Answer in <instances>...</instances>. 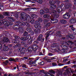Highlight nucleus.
I'll list each match as a JSON object with an SVG mask.
<instances>
[{
	"instance_id": "f257e3e1",
	"label": "nucleus",
	"mask_w": 76,
	"mask_h": 76,
	"mask_svg": "<svg viewBox=\"0 0 76 76\" xmlns=\"http://www.w3.org/2000/svg\"><path fill=\"white\" fill-rule=\"evenodd\" d=\"M49 2V3L50 4V9L52 12L53 13H56V11L54 10V9H56V5H54V4L56 3V2L55 1H53V0H50Z\"/></svg>"
},
{
	"instance_id": "f03ea898",
	"label": "nucleus",
	"mask_w": 76,
	"mask_h": 76,
	"mask_svg": "<svg viewBox=\"0 0 76 76\" xmlns=\"http://www.w3.org/2000/svg\"><path fill=\"white\" fill-rule=\"evenodd\" d=\"M21 17H20V19L22 20H24V21L27 20L28 19V21H29L31 20V17L29 15H27L26 13L23 12L21 14Z\"/></svg>"
},
{
	"instance_id": "7ed1b4c3",
	"label": "nucleus",
	"mask_w": 76,
	"mask_h": 76,
	"mask_svg": "<svg viewBox=\"0 0 76 76\" xmlns=\"http://www.w3.org/2000/svg\"><path fill=\"white\" fill-rule=\"evenodd\" d=\"M34 25V26L36 28H38L39 29H35L34 30V32L35 34H37L38 33V32H40L41 31V30L39 29H41V26L40 25V23L39 22L37 21H36L35 22V24Z\"/></svg>"
},
{
	"instance_id": "20e7f679",
	"label": "nucleus",
	"mask_w": 76,
	"mask_h": 76,
	"mask_svg": "<svg viewBox=\"0 0 76 76\" xmlns=\"http://www.w3.org/2000/svg\"><path fill=\"white\" fill-rule=\"evenodd\" d=\"M34 21H35V20L34 19H32V20H31L30 21V20H29V21H28V18H27V20L25 21V25H26V24L28 26H29V24L28 23H30V22H31V24H33V23H34Z\"/></svg>"
},
{
	"instance_id": "39448f33",
	"label": "nucleus",
	"mask_w": 76,
	"mask_h": 76,
	"mask_svg": "<svg viewBox=\"0 0 76 76\" xmlns=\"http://www.w3.org/2000/svg\"><path fill=\"white\" fill-rule=\"evenodd\" d=\"M70 17V16L69 13H66V14L63 15V18L64 19H69Z\"/></svg>"
},
{
	"instance_id": "423d86ee",
	"label": "nucleus",
	"mask_w": 76,
	"mask_h": 76,
	"mask_svg": "<svg viewBox=\"0 0 76 76\" xmlns=\"http://www.w3.org/2000/svg\"><path fill=\"white\" fill-rule=\"evenodd\" d=\"M42 35H40L37 37V41L43 42L44 41V39L42 38Z\"/></svg>"
},
{
	"instance_id": "0eeeda50",
	"label": "nucleus",
	"mask_w": 76,
	"mask_h": 76,
	"mask_svg": "<svg viewBox=\"0 0 76 76\" xmlns=\"http://www.w3.org/2000/svg\"><path fill=\"white\" fill-rule=\"evenodd\" d=\"M38 47L37 46L36 47H34V48H30L29 47L28 49V50L30 51H32V50H34V51H36L38 49Z\"/></svg>"
},
{
	"instance_id": "6e6552de",
	"label": "nucleus",
	"mask_w": 76,
	"mask_h": 76,
	"mask_svg": "<svg viewBox=\"0 0 76 76\" xmlns=\"http://www.w3.org/2000/svg\"><path fill=\"white\" fill-rule=\"evenodd\" d=\"M70 22L71 23H75L76 22V19L73 18L70 20Z\"/></svg>"
},
{
	"instance_id": "1a4fd4ad",
	"label": "nucleus",
	"mask_w": 76,
	"mask_h": 76,
	"mask_svg": "<svg viewBox=\"0 0 76 76\" xmlns=\"http://www.w3.org/2000/svg\"><path fill=\"white\" fill-rule=\"evenodd\" d=\"M18 51H21L22 53L24 52V51L25 50V48H22L21 47L19 48L18 50Z\"/></svg>"
},
{
	"instance_id": "9d476101",
	"label": "nucleus",
	"mask_w": 76,
	"mask_h": 76,
	"mask_svg": "<svg viewBox=\"0 0 76 76\" xmlns=\"http://www.w3.org/2000/svg\"><path fill=\"white\" fill-rule=\"evenodd\" d=\"M66 45L65 46L64 48H65L66 50H67L69 48H68V47H69L70 48H72V47L70 46V45L68 44L67 43H66Z\"/></svg>"
},
{
	"instance_id": "9b49d317",
	"label": "nucleus",
	"mask_w": 76,
	"mask_h": 76,
	"mask_svg": "<svg viewBox=\"0 0 76 76\" xmlns=\"http://www.w3.org/2000/svg\"><path fill=\"white\" fill-rule=\"evenodd\" d=\"M15 38L16 39V43H19V39H20V37H19L16 36L15 37Z\"/></svg>"
},
{
	"instance_id": "f8f14e48",
	"label": "nucleus",
	"mask_w": 76,
	"mask_h": 76,
	"mask_svg": "<svg viewBox=\"0 0 76 76\" xmlns=\"http://www.w3.org/2000/svg\"><path fill=\"white\" fill-rule=\"evenodd\" d=\"M37 15L35 14H33L31 15V18L33 19L35 18H37Z\"/></svg>"
},
{
	"instance_id": "ddd939ff",
	"label": "nucleus",
	"mask_w": 76,
	"mask_h": 76,
	"mask_svg": "<svg viewBox=\"0 0 76 76\" xmlns=\"http://www.w3.org/2000/svg\"><path fill=\"white\" fill-rule=\"evenodd\" d=\"M60 22L61 23H67V21L65 20H60Z\"/></svg>"
},
{
	"instance_id": "4468645a",
	"label": "nucleus",
	"mask_w": 76,
	"mask_h": 76,
	"mask_svg": "<svg viewBox=\"0 0 76 76\" xmlns=\"http://www.w3.org/2000/svg\"><path fill=\"white\" fill-rule=\"evenodd\" d=\"M3 40H2L3 42H8L9 41V39L8 38H4L3 39Z\"/></svg>"
},
{
	"instance_id": "2eb2a0df",
	"label": "nucleus",
	"mask_w": 76,
	"mask_h": 76,
	"mask_svg": "<svg viewBox=\"0 0 76 76\" xmlns=\"http://www.w3.org/2000/svg\"><path fill=\"white\" fill-rule=\"evenodd\" d=\"M3 18H4V17H3V16L2 15H0V19H2ZM3 23V21L2 20H0V25H1V23Z\"/></svg>"
},
{
	"instance_id": "dca6fc26",
	"label": "nucleus",
	"mask_w": 76,
	"mask_h": 76,
	"mask_svg": "<svg viewBox=\"0 0 76 76\" xmlns=\"http://www.w3.org/2000/svg\"><path fill=\"white\" fill-rule=\"evenodd\" d=\"M3 50L4 51H7L9 50V48L7 46L4 47H3Z\"/></svg>"
},
{
	"instance_id": "f3484780",
	"label": "nucleus",
	"mask_w": 76,
	"mask_h": 76,
	"mask_svg": "<svg viewBox=\"0 0 76 76\" xmlns=\"http://www.w3.org/2000/svg\"><path fill=\"white\" fill-rule=\"evenodd\" d=\"M50 17V15L47 14H45L43 15V17L44 18H49Z\"/></svg>"
},
{
	"instance_id": "a211bd4d",
	"label": "nucleus",
	"mask_w": 76,
	"mask_h": 76,
	"mask_svg": "<svg viewBox=\"0 0 76 76\" xmlns=\"http://www.w3.org/2000/svg\"><path fill=\"white\" fill-rule=\"evenodd\" d=\"M40 15H44L45 13V12L44 10H42L40 11Z\"/></svg>"
},
{
	"instance_id": "6ab92c4d",
	"label": "nucleus",
	"mask_w": 76,
	"mask_h": 76,
	"mask_svg": "<svg viewBox=\"0 0 76 76\" xmlns=\"http://www.w3.org/2000/svg\"><path fill=\"white\" fill-rule=\"evenodd\" d=\"M45 10L46 13H48L49 12V10L47 8H46L45 9Z\"/></svg>"
},
{
	"instance_id": "aec40b11",
	"label": "nucleus",
	"mask_w": 76,
	"mask_h": 76,
	"mask_svg": "<svg viewBox=\"0 0 76 76\" xmlns=\"http://www.w3.org/2000/svg\"><path fill=\"white\" fill-rule=\"evenodd\" d=\"M38 60V59H36L35 61H34L33 62V63L34 64H33V66H37V64L35 63H36V62H37V61Z\"/></svg>"
},
{
	"instance_id": "412c9836",
	"label": "nucleus",
	"mask_w": 76,
	"mask_h": 76,
	"mask_svg": "<svg viewBox=\"0 0 76 76\" xmlns=\"http://www.w3.org/2000/svg\"><path fill=\"white\" fill-rule=\"evenodd\" d=\"M50 26V23H47L45 25V26L46 27H47V28H48Z\"/></svg>"
},
{
	"instance_id": "4be33fe9",
	"label": "nucleus",
	"mask_w": 76,
	"mask_h": 76,
	"mask_svg": "<svg viewBox=\"0 0 76 76\" xmlns=\"http://www.w3.org/2000/svg\"><path fill=\"white\" fill-rule=\"evenodd\" d=\"M55 57H56L50 58V59L48 58V60H54V59H56V58H55Z\"/></svg>"
},
{
	"instance_id": "5701e85b",
	"label": "nucleus",
	"mask_w": 76,
	"mask_h": 76,
	"mask_svg": "<svg viewBox=\"0 0 76 76\" xmlns=\"http://www.w3.org/2000/svg\"><path fill=\"white\" fill-rule=\"evenodd\" d=\"M64 58V59L63 61V62H65V61H67V59H68V57H66Z\"/></svg>"
},
{
	"instance_id": "b1692460",
	"label": "nucleus",
	"mask_w": 76,
	"mask_h": 76,
	"mask_svg": "<svg viewBox=\"0 0 76 76\" xmlns=\"http://www.w3.org/2000/svg\"><path fill=\"white\" fill-rule=\"evenodd\" d=\"M27 31L28 32H30L31 31V29L29 28H27Z\"/></svg>"
},
{
	"instance_id": "393cba45",
	"label": "nucleus",
	"mask_w": 76,
	"mask_h": 76,
	"mask_svg": "<svg viewBox=\"0 0 76 76\" xmlns=\"http://www.w3.org/2000/svg\"><path fill=\"white\" fill-rule=\"evenodd\" d=\"M38 20L39 22H42V18H39L38 19Z\"/></svg>"
},
{
	"instance_id": "a878e982",
	"label": "nucleus",
	"mask_w": 76,
	"mask_h": 76,
	"mask_svg": "<svg viewBox=\"0 0 76 76\" xmlns=\"http://www.w3.org/2000/svg\"><path fill=\"white\" fill-rule=\"evenodd\" d=\"M37 2L39 3H40L41 4L42 3V0H39L38 1H37Z\"/></svg>"
},
{
	"instance_id": "bb28decb",
	"label": "nucleus",
	"mask_w": 76,
	"mask_h": 76,
	"mask_svg": "<svg viewBox=\"0 0 76 76\" xmlns=\"http://www.w3.org/2000/svg\"><path fill=\"white\" fill-rule=\"evenodd\" d=\"M68 43H69L71 45H72V44H73V42H72L71 41H69L68 42Z\"/></svg>"
},
{
	"instance_id": "cd10ccee",
	"label": "nucleus",
	"mask_w": 76,
	"mask_h": 76,
	"mask_svg": "<svg viewBox=\"0 0 76 76\" xmlns=\"http://www.w3.org/2000/svg\"><path fill=\"white\" fill-rule=\"evenodd\" d=\"M9 61H15V59H13L12 58H10L9 59Z\"/></svg>"
},
{
	"instance_id": "c85d7f7f",
	"label": "nucleus",
	"mask_w": 76,
	"mask_h": 76,
	"mask_svg": "<svg viewBox=\"0 0 76 76\" xmlns=\"http://www.w3.org/2000/svg\"><path fill=\"white\" fill-rule=\"evenodd\" d=\"M71 7V5H67L66 7V9H68V8H69L70 7Z\"/></svg>"
},
{
	"instance_id": "c756f323",
	"label": "nucleus",
	"mask_w": 76,
	"mask_h": 76,
	"mask_svg": "<svg viewBox=\"0 0 76 76\" xmlns=\"http://www.w3.org/2000/svg\"><path fill=\"white\" fill-rule=\"evenodd\" d=\"M52 65L53 66H56L57 65V64L55 63H52Z\"/></svg>"
},
{
	"instance_id": "7c9ffc66",
	"label": "nucleus",
	"mask_w": 76,
	"mask_h": 76,
	"mask_svg": "<svg viewBox=\"0 0 76 76\" xmlns=\"http://www.w3.org/2000/svg\"><path fill=\"white\" fill-rule=\"evenodd\" d=\"M73 33L75 35H76V29H75L73 31Z\"/></svg>"
},
{
	"instance_id": "2f4dec72",
	"label": "nucleus",
	"mask_w": 76,
	"mask_h": 76,
	"mask_svg": "<svg viewBox=\"0 0 76 76\" xmlns=\"http://www.w3.org/2000/svg\"><path fill=\"white\" fill-rule=\"evenodd\" d=\"M0 59H3V60H4V59H6V58H4V57H0Z\"/></svg>"
},
{
	"instance_id": "473e14b6",
	"label": "nucleus",
	"mask_w": 76,
	"mask_h": 76,
	"mask_svg": "<svg viewBox=\"0 0 76 76\" xmlns=\"http://www.w3.org/2000/svg\"><path fill=\"white\" fill-rule=\"evenodd\" d=\"M25 38H24V37H22L20 39L22 41H25Z\"/></svg>"
},
{
	"instance_id": "72a5a7b5",
	"label": "nucleus",
	"mask_w": 76,
	"mask_h": 76,
	"mask_svg": "<svg viewBox=\"0 0 76 76\" xmlns=\"http://www.w3.org/2000/svg\"><path fill=\"white\" fill-rule=\"evenodd\" d=\"M49 37V34H47V35L45 38L46 40H47V38H48V37Z\"/></svg>"
},
{
	"instance_id": "f704fd0d",
	"label": "nucleus",
	"mask_w": 76,
	"mask_h": 76,
	"mask_svg": "<svg viewBox=\"0 0 76 76\" xmlns=\"http://www.w3.org/2000/svg\"><path fill=\"white\" fill-rule=\"evenodd\" d=\"M48 55L49 56H53V54L51 53H49L48 54Z\"/></svg>"
},
{
	"instance_id": "c9c22d12",
	"label": "nucleus",
	"mask_w": 76,
	"mask_h": 76,
	"mask_svg": "<svg viewBox=\"0 0 76 76\" xmlns=\"http://www.w3.org/2000/svg\"><path fill=\"white\" fill-rule=\"evenodd\" d=\"M73 36L71 35L70 36H69V37L70 38H71V39H73Z\"/></svg>"
},
{
	"instance_id": "e433bc0d",
	"label": "nucleus",
	"mask_w": 76,
	"mask_h": 76,
	"mask_svg": "<svg viewBox=\"0 0 76 76\" xmlns=\"http://www.w3.org/2000/svg\"><path fill=\"white\" fill-rule=\"evenodd\" d=\"M41 63V65H43V64H44V62L43 61H42L41 62H40Z\"/></svg>"
},
{
	"instance_id": "4c0bfd02",
	"label": "nucleus",
	"mask_w": 76,
	"mask_h": 76,
	"mask_svg": "<svg viewBox=\"0 0 76 76\" xmlns=\"http://www.w3.org/2000/svg\"><path fill=\"white\" fill-rule=\"evenodd\" d=\"M4 15L5 16H8V13H7V12H5Z\"/></svg>"
},
{
	"instance_id": "58836bf2",
	"label": "nucleus",
	"mask_w": 76,
	"mask_h": 76,
	"mask_svg": "<svg viewBox=\"0 0 76 76\" xmlns=\"http://www.w3.org/2000/svg\"><path fill=\"white\" fill-rule=\"evenodd\" d=\"M30 9L31 8H26V10L27 11H30V10H30Z\"/></svg>"
},
{
	"instance_id": "ea45409f",
	"label": "nucleus",
	"mask_w": 76,
	"mask_h": 76,
	"mask_svg": "<svg viewBox=\"0 0 76 76\" xmlns=\"http://www.w3.org/2000/svg\"><path fill=\"white\" fill-rule=\"evenodd\" d=\"M70 61H70L67 62L68 64H71V62H70Z\"/></svg>"
},
{
	"instance_id": "a19ab883",
	"label": "nucleus",
	"mask_w": 76,
	"mask_h": 76,
	"mask_svg": "<svg viewBox=\"0 0 76 76\" xmlns=\"http://www.w3.org/2000/svg\"><path fill=\"white\" fill-rule=\"evenodd\" d=\"M65 51V50H63V49L61 50V52L62 53H64Z\"/></svg>"
},
{
	"instance_id": "79ce46f5",
	"label": "nucleus",
	"mask_w": 76,
	"mask_h": 76,
	"mask_svg": "<svg viewBox=\"0 0 76 76\" xmlns=\"http://www.w3.org/2000/svg\"><path fill=\"white\" fill-rule=\"evenodd\" d=\"M71 29H72V30L73 31V32L74 31V30H75V28L73 27H72L71 28Z\"/></svg>"
},
{
	"instance_id": "37998d69",
	"label": "nucleus",
	"mask_w": 76,
	"mask_h": 76,
	"mask_svg": "<svg viewBox=\"0 0 76 76\" xmlns=\"http://www.w3.org/2000/svg\"><path fill=\"white\" fill-rule=\"evenodd\" d=\"M2 47L3 46H2V45H1V44H0V49H1V48H2Z\"/></svg>"
},
{
	"instance_id": "c03bdc74",
	"label": "nucleus",
	"mask_w": 76,
	"mask_h": 76,
	"mask_svg": "<svg viewBox=\"0 0 76 76\" xmlns=\"http://www.w3.org/2000/svg\"><path fill=\"white\" fill-rule=\"evenodd\" d=\"M58 13H60V12H61V11L60 10V9H59L58 10Z\"/></svg>"
},
{
	"instance_id": "a18cd8bd",
	"label": "nucleus",
	"mask_w": 76,
	"mask_h": 76,
	"mask_svg": "<svg viewBox=\"0 0 76 76\" xmlns=\"http://www.w3.org/2000/svg\"><path fill=\"white\" fill-rule=\"evenodd\" d=\"M32 40H31L30 41V42L29 43V44H31V43H32Z\"/></svg>"
},
{
	"instance_id": "49530a36",
	"label": "nucleus",
	"mask_w": 76,
	"mask_h": 76,
	"mask_svg": "<svg viewBox=\"0 0 76 76\" xmlns=\"http://www.w3.org/2000/svg\"><path fill=\"white\" fill-rule=\"evenodd\" d=\"M74 4L76 6V0H74Z\"/></svg>"
},
{
	"instance_id": "de8ad7c7",
	"label": "nucleus",
	"mask_w": 76,
	"mask_h": 76,
	"mask_svg": "<svg viewBox=\"0 0 76 76\" xmlns=\"http://www.w3.org/2000/svg\"><path fill=\"white\" fill-rule=\"evenodd\" d=\"M51 72L52 73H53V74H54V71H51Z\"/></svg>"
},
{
	"instance_id": "09e8293b",
	"label": "nucleus",
	"mask_w": 76,
	"mask_h": 76,
	"mask_svg": "<svg viewBox=\"0 0 76 76\" xmlns=\"http://www.w3.org/2000/svg\"><path fill=\"white\" fill-rule=\"evenodd\" d=\"M26 2H29V1H31V0H26Z\"/></svg>"
},
{
	"instance_id": "8fccbe9b",
	"label": "nucleus",
	"mask_w": 76,
	"mask_h": 76,
	"mask_svg": "<svg viewBox=\"0 0 76 76\" xmlns=\"http://www.w3.org/2000/svg\"><path fill=\"white\" fill-rule=\"evenodd\" d=\"M17 46H18V47H20V44H18L17 45Z\"/></svg>"
},
{
	"instance_id": "3c124183",
	"label": "nucleus",
	"mask_w": 76,
	"mask_h": 76,
	"mask_svg": "<svg viewBox=\"0 0 76 76\" xmlns=\"http://www.w3.org/2000/svg\"><path fill=\"white\" fill-rule=\"evenodd\" d=\"M0 70L1 72H3V69H1V68H0Z\"/></svg>"
},
{
	"instance_id": "603ef678",
	"label": "nucleus",
	"mask_w": 76,
	"mask_h": 76,
	"mask_svg": "<svg viewBox=\"0 0 76 76\" xmlns=\"http://www.w3.org/2000/svg\"><path fill=\"white\" fill-rule=\"evenodd\" d=\"M1 10L4 9V7H1Z\"/></svg>"
},
{
	"instance_id": "864d4df0",
	"label": "nucleus",
	"mask_w": 76,
	"mask_h": 76,
	"mask_svg": "<svg viewBox=\"0 0 76 76\" xmlns=\"http://www.w3.org/2000/svg\"><path fill=\"white\" fill-rule=\"evenodd\" d=\"M47 58V56H46L44 58V59H45V60H47V58Z\"/></svg>"
},
{
	"instance_id": "5fc2aeb1",
	"label": "nucleus",
	"mask_w": 76,
	"mask_h": 76,
	"mask_svg": "<svg viewBox=\"0 0 76 76\" xmlns=\"http://www.w3.org/2000/svg\"><path fill=\"white\" fill-rule=\"evenodd\" d=\"M69 0H65V1L66 2H68V1H69Z\"/></svg>"
},
{
	"instance_id": "6e6d98bb",
	"label": "nucleus",
	"mask_w": 76,
	"mask_h": 76,
	"mask_svg": "<svg viewBox=\"0 0 76 76\" xmlns=\"http://www.w3.org/2000/svg\"><path fill=\"white\" fill-rule=\"evenodd\" d=\"M69 27H70V28H73V25H71V26H69Z\"/></svg>"
},
{
	"instance_id": "4d7b16f0",
	"label": "nucleus",
	"mask_w": 76,
	"mask_h": 76,
	"mask_svg": "<svg viewBox=\"0 0 76 76\" xmlns=\"http://www.w3.org/2000/svg\"><path fill=\"white\" fill-rule=\"evenodd\" d=\"M60 34V31H58V34Z\"/></svg>"
},
{
	"instance_id": "13d9d810",
	"label": "nucleus",
	"mask_w": 76,
	"mask_h": 76,
	"mask_svg": "<svg viewBox=\"0 0 76 76\" xmlns=\"http://www.w3.org/2000/svg\"><path fill=\"white\" fill-rule=\"evenodd\" d=\"M58 50H60V48H59V47H58Z\"/></svg>"
},
{
	"instance_id": "bf43d9fd",
	"label": "nucleus",
	"mask_w": 76,
	"mask_h": 76,
	"mask_svg": "<svg viewBox=\"0 0 76 76\" xmlns=\"http://www.w3.org/2000/svg\"><path fill=\"white\" fill-rule=\"evenodd\" d=\"M50 75L51 76H55L54 75H53V74H50Z\"/></svg>"
},
{
	"instance_id": "052dcab7",
	"label": "nucleus",
	"mask_w": 76,
	"mask_h": 76,
	"mask_svg": "<svg viewBox=\"0 0 76 76\" xmlns=\"http://www.w3.org/2000/svg\"><path fill=\"white\" fill-rule=\"evenodd\" d=\"M72 76H76V74H73Z\"/></svg>"
},
{
	"instance_id": "680f3d73",
	"label": "nucleus",
	"mask_w": 76,
	"mask_h": 76,
	"mask_svg": "<svg viewBox=\"0 0 76 76\" xmlns=\"http://www.w3.org/2000/svg\"><path fill=\"white\" fill-rule=\"evenodd\" d=\"M73 63H76V61H73Z\"/></svg>"
},
{
	"instance_id": "e2e57ef3",
	"label": "nucleus",
	"mask_w": 76,
	"mask_h": 76,
	"mask_svg": "<svg viewBox=\"0 0 76 76\" xmlns=\"http://www.w3.org/2000/svg\"><path fill=\"white\" fill-rule=\"evenodd\" d=\"M15 17L16 18H18V15H17L16 16H15Z\"/></svg>"
},
{
	"instance_id": "0e129e2a",
	"label": "nucleus",
	"mask_w": 76,
	"mask_h": 76,
	"mask_svg": "<svg viewBox=\"0 0 76 76\" xmlns=\"http://www.w3.org/2000/svg\"><path fill=\"white\" fill-rule=\"evenodd\" d=\"M30 62H31V64H33V63H32V61H30L29 62L30 63Z\"/></svg>"
},
{
	"instance_id": "69168bd1",
	"label": "nucleus",
	"mask_w": 76,
	"mask_h": 76,
	"mask_svg": "<svg viewBox=\"0 0 76 76\" xmlns=\"http://www.w3.org/2000/svg\"><path fill=\"white\" fill-rule=\"evenodd\" d=\"M5 62H6V63H8V60H7L5 61Z\"/></svg>"
},
{
	"instance_id": "338daca9",
	"label": "nucleus",
	"mask_w": 76,
	"mask_h": 76,
	"mask_svg": "<svg viewBox=\"0 0 76 76\" xmlns=\"http://www.w3.org/2000/svg\"><path fill=\"white\" fill-rule=\"evenodd\" d=\"M24 58H25V59H28V58H27V57H24Z\"/></svg>"
},
{
	"instance_id": "774afa93",
	"label": "nucleus",
	"mask_w": 76,
	"mask_h": 76,
	"mask_svg": "<svg viewBox=\"0 0 76 76\" xmlns=\"http://www.w3.org/2000/svg\"><path fill=\"white\" fill-rule=\"evenodd\" d=\"M64 6V4H62L61 5V7H63V6Z\"/></svg>"
}]
</instances>
